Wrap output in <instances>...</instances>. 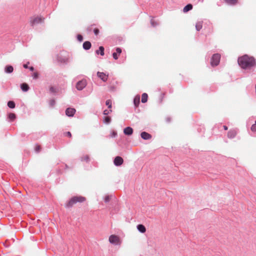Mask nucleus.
Here are the masks:
<instances>
[{
  "label": "nucleus",
  "mask_w": 256,
  "mask_h": 256,
  "mask_svg": "<svg viewBox=\"0 0 256 256\" xmlns=\"http://www.w3.org/2000/svg\"><path fill=\"white\" fill-rule=\"evenodd\" d=\"M86 200V198L82 196H74L72 197L66 204V206L70 208L77 202H83Z\"/></svg>",
  "instance_id": "nucleus-2"
},
{
  "label": "nucleus",
  "mask_w": 256,
  "mask_h": 256,
  "mask_svg": "<svg viewBox=\"0 0 256 256\" xmlns=\"http://www.w3.org/2000/svg\"><path fill=\"white\" fill-rule=\"evenodd\" d=\"M112 112V110L111 108H109V110H105L104 111L103 114L104 115H108L110 112Z\"/></svg>",
  "instance_id": "nucleus-28"
},
{
  "label": "nucleus",
  "mask_w": 256,
  "mask_h": 256,
  "mask_svg": "<svg viewBox=\"0 0 256 256\" xmlns=\"http://www.w3.org/2000/svg\"><path fill=\"white\" fill-rule=\"evenodd\" d=\"M99 51L100 52V55L104 56V48L102 46H100L99 48V50H97L96 51V52L97 54H99Z\"/></svg>",
  "instance_id": "nucleus-23"
},
{
  "label": "nucleus",
  "mask_w": 256,
  "mask_h": 256,
  "mask_svg": "<svg viewBox=\"0 0 256 256\" xmlns=\"http://www.w3.org/2000/svg\"><path fill=\"white\" fill-rule=\"evenodd\" d=\"M150 24L153 27H155L158 24L156 22H155V20L153 18L151 20Z\"/></svg>",
  "instance_id": "nucleus-30"
},
{
  "label": "nucleus",
  "mask_w": 256,
  "mask_h": 256,
  "mask_svg": "<svg viewBox=\"0 0 256 256\" xmlns=\"http://www.w3.org/2000/svg\"><path fill=\"white\" fill-rule=\"evenodd\" d=\"M138 230L141 232L144 233L146 231V228L145 226L142 224H138L137 226Z\"/></svg>",
  "instance_id": "nucleus-15"
},
{
  "label": "nucleus",
  "mask_w": 256,
  "mask_h": 256,
  "mask_svg": "<svg viewBox=\"0 0 256 256\" xmlns=\"http://www.w3.org/2000/svg\"><path fill=\"white\" fill-rule=\"evenodd\" d=\"M148 96L146 93H144L142 95V103H145L148 100Z\"/></svg>",
  "instance_id": "nucleus-20"
},
{
  "label": "nucleus",
  "mask_w": 256,
  "mask_h": 256,
  "mask_svg": "<svg viewBox=\"0 0 256 256\" xmlns=\"http://www.w3.org/2000/svg\"><path fill=\"white\" fill-rule=\"evenodd\" d=\"M65 136H68L70 138L72 137V134L70 132H66L65 133Z\"/></svg>",
  "instance_id": "nucleus-39"
},
{
  "label": "nucleus",
  "mask_w": 256,
  "mask_h": 256,
  "mask_svg": "<svg viewBox=\"0 0 256 256\" xmlns=\"http://www.w3.org/2000/svg\"><path fill=\"white\" fill-rule=\"evenodd\" d=\"M50 91L51 92L55 93V92H57V90H56V88H54V86H51L50 88Z\"/></svg>",
  "instance_id": "nucleus-31"
},
{
  "label": "nucleus",
  "mask_w": 256,
  "mask_h": 256,
  "mask_svg": "<svg viewBox=\"0 0 256 256\" xmlns=\"http://www.w3.org/2000/svg\"><path fill=\"white\" fill-rule=\"evenodd\" d=\"M94 32L96 35H98L99 34V30L98 28H96L94 30Z\"/></svg>",
  "instance_id": "nucleus-38"
},
{
  "label": "nucleus",
  "mask_w": 256,
  "mask_h": 256,
  "mask_svg": "<svg viewBox=\"0 0 256 256\" xmlns=\"http://www.w3.org/2000/svg\"><path fill=\"white\" fill-rule=\"evenodd\" d=\"M202 28V22H198L196 24V28L198 31H200Z\"/></svg>",
  "instance_id": "nucleus-18"
},
{
  "label": "nucleus",
  "mask_w": 256,
  "mask_h": 256,
  "mask_svg": "<svg viewBox=\"0 0 256 256\" xmlns=\"http://www.w3.org/2000/svg\"><path fill=\"white\" fill-rule=\"evenodd\" d=\"M41 150V147L40 145H36L35 147V150L36 152H39Z\"/></svg>",
  "instance_id": "nucleus-35"
},
{
  "label": "nucleus",
  "mask_w": 256,
  "mask_h": 256,
  "mask_svg": "<svg viewBox=\"0 0 256 256\" xmlns=\"http://www.w3.org/2000/svg\"><path fill=\"white\" fill-rule=\"evenodd\" d=\"M236 134V132L234 130H230L228 133V136L232 138H234Z\"/></svg>",
  "instance_id": "nucleus-13"
},
{
  "label": "nucleus",
  "mask_w": 256,
  "mask_h": 256,
  "mask_svg": "<svg viewBox=\"0 0 256 256\" xmlns=\"http://www.w3.org/2000/svg\"><path fill=\"white\" fill-rule=\"evenodd\" d=\"M220 58V55L218 54H214L211 58V65L213 66L218 64Z\"/></svg>",
  "instance_id": "nucleus-5"
},
{
  "label": "nucleus",
  "mask_w": 256,
  "mask_h": 256,
  "mask_svg": "<svg viewBox=\"0 0 256 256\" xmlns=\"http://www.w3.org/2000/svg\"><path fill=\"white\" fill-rule=\"evenodd\" d=\"M112 196H106L104 197V200L106 202H108L111 199Z\"/></svg>",
  "instance_id": "nucleus-29"
},
{
  "label": "nucleus",
  "mask_w": 256,
  "mask_h": 256,
  "mask_svg": "<svg viewBox=\"0 0 256 256\" xmlns=\"http://www.w3.org/2000/svg\"><path fill=\"white\" fill-rule=\"evenodd\" d=\"M251 130L252 132H256V120L255 122V124H254L252 125V126L251 127Z\"/></svg>",
  "instance_id": "nucleus-34"
},
{
  "label": "nucleus",
  "mask_w": 256,
  "mask_h": 256,
  "mask_svg": "<svg viewBox=\"0 0 256 256\" xmlns=\"http://www.w3.org/2000/svg\"><path fill=\"white\" fill-rule=\"evenodd\" d=\"M140 136L144 140H150L152 138V136L145 132H142L140 134Z\"/></svg>",
  "instance_id": "nucleus-10"
},
{
  "label": "nucleus",
  "mask_w": 256,
  "mask_h": 256,
  "mask_svg": "<svg viewBox=\"0 0 256 256\" xmlns=\"http://www.w3.org/2000/svg\"><path fill=\"white\" fill-rule=\"evenodd\" d=\"M23 66L25 68H28V64H24Z\"/></svg>",
  "instance_id": "nucleus-42"
},
{
  "label": "nucleus",
  "mask_w": 256,
  "mask_h": 256,
  "mask_svg": "<svg viewBox=\"0 0 256 256\" xmlns=\"http://www.w3.org/2000/svg\"><path fill=\"white\" fill-rule=\"evenodd\" d=\"M124 132L126 135H131L133 132V130L130 127H126L124 129Z\"/></svg>",
  "instance_id": "nucleus-11"
},
{
  "label": "nucleus",
  "mask_w": 256,
  "mask_h": 256,
  "mask_svg": "<svg viewBox=\"0 0 256 256\" xmlns=\"http://www.w3.org/2000/svg\"><path fill=\"white\" fill-rule=\"evenodd\" d=\"M77 38H78V40H79L80 42H82L83 40V37L80 34L78 35Z\"/></svg>",
  "instance_id": "nucleus-36"
},
{
  "label": "nucleus",
  "mask_w": 256,
  "mask_h": 256,
  "mask_svg": "<svg viewBox=\"0 0 256 256\" xmlns=\"http://www.w3.org/2000/svg\"><path fill=\"white\" fill-rule=\"evenodd\" d=\"M76 110L74 108H68L66 110V114L68 116H72L74 115Z\"/></svg>",
  "instance_id": "nucleus-8"
},
{
  "label": "nucleus",
  "mask_w": 256,
  "mask_h": 256,
  "mask_svg": "<svg viewBox=\"0 0 256 256\" xmlns=\"http://www.w3.org/2000/svg\"><path fill=\"white\" fill-rule=\"evenodd\" d=\"M8 118L10 120H14L16 118V114L14 113H10L8 114Z\"/></svg>",
  "instance_id": "nucleus-27"
},
{
  "label": "nucleus",
  "mask_w": 256,
  "mask_h": 256,
  "mask_svg": "<svg viewBox=\"0 0 256 256\" xmlns=\"http://www.w3.org/2000/svg\"><path fill=\"white\" fill-rule=\"evenodd\" d=\"M21 88L24 92H26L29 90V86L26 83H23L21 84Z\"/></svg>",
  "instance_id": "nucleus-19"
},
{
  "label": "nucleus",
  "mask_w": 256,
  "mask_h": 256,
  "mask_svg": "<svg viewBox=\"0 0 256 256\" xmlns=\"http://www.w3.org/2000/svg\"><path fill=\"white\" fill-rule=\"evenodd\" d=\"M212 31H213V28H212V27H210V28H208V32H207V34H210L212 33Z\"/></svg>",
  "instance_id": "nucleus-37"
},
{
  "label": "nucleus",
  "mask_w": 256,
  "mask_h": 256,
  "mask_svg": "<svg viewBox=\"0 0 256 256\" xmlns=\"http://www.w3.org/2000/svg\"><path fill=\"white\" fill-rule=\"evenodd\" d=\"M106 106H108V108H111L112 109V101L111 100H108L106 102Z\"/></svg>",
  "instance_id": "nucleus-25"
},
{
  "label": "nucleus",
  "mask_w": 256,
  "mask_h": 256,
  "mask_svg": "<svg viewBox=\"0 0 256 256\" xmlns=\"http://www.w3.org/2000/svg\"><path fill=\"white\" fill-rule=\"evenodd\" d=\"M104 121L106 124H109L110 122V116H105L104 118Z\"/></svg>",
  "instance_id": "nucleus-26"
},
{
  "label": "nucleus",
  "mask_w": 256,
  "mask_h": 256,
  "mask_svg": "<svg viewBox=\"0 0 256 256\" xmlns=\"http://www.w3.org/2000/svg\"><path fill=\"white\" fill-rule=\"evenodd\" d=\"M91 43L88 41H86L83 44V48L84 50H88L90 48Z\"/></svg>",
  "instance_id": "nucleus-14"
},
{
  "label": "nucleus",
  "mask_w": 256,
  "mask_h": 256,
  "mask_svg": "<svg viewBox=\"0 0 256 256\" xmlns=\"http://www.w3.org/2000/svg\"><path fill=\"white\" fill-rule=\"evenodd\" d=\"M8 106L11 108H15V103L13 101H9L8 102Z\"/></svg>",
  "instance_id": "nucleus-24"
},
{
  "label": "nucleus",
  "mask_w": 256,
  "mask_h": 256,
  "mask_svg": "<svg viewBox=\"0 0 256 256\" xmlns=\"http://www.w3.org/2000/svg\"><path fill=\"white\" fill-rule=\"evenodd\" d=\"M123 158L120 156H116L114 160V163L116 166H120L123 164Z\"/></svg>",
  "instance_id": "nucleus-7"
},
{
  "label": "nucleus",
  "mask_w": 256,
  "mask_h": 256,
  "mask_svg": "<svg viewBox=\"0 0 256 256\" xmlns=\"http://www.w3.org/2000/svg\"><path fill=\"white\" fill-rule=\"evenodd\" d=\"M108 88H109V90L110 91V92H114L116 88V86H114V85H112V86H110L109 87H108Z\"/></svg>",
  "instance_id": "nucleus-33"
},
{
  "label": "nucleus",
  "mask_w": 256,
  "mask_h": 256,
  "mask_svg": "<svg viewBox=\"0 0 256 256\" xmlns=\"http://www.w3.org/2000/svg\"><path fill=\"white\" fill-rule=\"evenodd\" d=\"M192 5L191 4H188L186 6L184 7L183 9V12H188L189 10H192Z\"/></svg>",
  "instance_id": "nucleus-17"
},
{
  "label": "nucleus",
  "mask_w": 256,
  "mask_h": 256,
  "mask_svg": "<svg viewBox=\"0 0 256 256\" xmlns=\"http://www.w3.org/2000/svg\"><path fill=\"white\" fill-rule=\"evenodd\" d=\"M38 72H34L32 74V76L34 79H37L38 78Z\"/></svg>",
  "instance_id": "nucleus-32"
},
{
  "label": "nucleus",
  "mask_w": 256,
  "mask_h": 256,
  "mask_svg": "<svg viewBox=\"0 0 256 256\" xmlns=\"http://www.w3.org/2000/svg\"><path fill=\"white\" fill-rule=\"evenodd\" d=\"M116 52H114L112 54V56L114 60H117L118 58V54L120 55L122 52V50L120 48H116Z\"/></svg>",
  "instance_id": "nucleus-12"
},
{
  "label": "nucleus",
  "mask_w": 256,
  "mask_h": 256,
  "mask_svg": "<svg viewBox=\"0 0 256 256\" xmlns=\"http://www.w3.org/2000/svg\"><path fill=\"white\" fill-rule=\"evenodd\" d=\"M116 135V132H113L112 133V136L114 137Z\"/></svg>",
  "instance_id": "nucleus-40"
},
{
  "label": "nucleus",
  "mask_w": 256,
  "mask_h": 256,
  "mask_svg": "<svg viewBox=\"0 0 256 256\" xmlns=\"http://www.w3.org/2000/svg\"><path fill=\"white\" fill-rule=\"evenodd\" d=\"M140 102V96H136L134 100V103L136 107H138Z\"/></svg>",
  "instance_id": "nucleus-16"
},
{
  "label": "nucleus",
  "mask_w": 256,
  "mask_h": 256,
  "mask_svg": "<svg viewBox=\"0 0 256 256\" xmlns=\"http://www.w3.org/2000/svg\"><path fill=\"white\" fill-rule=\"evenodd\" d=\"M224 130H228V127L226 126H224Z\"/></svg>",
  "instance_id": "nucleus-43"
},
{
  "label": "nucleus",
  "mask_w": 256,
  "mask_h": 256,
  "mask_svg": "<svg viewBox=\"0 0 256 256\" xmlns=\"http://www.w3.org/2000/svg\"><path fill=\"white\" fill-rule=\"evenodd\" d=\"M13 67L11 66H6L5 68V72L7 73H11L13 72Z\"/></svg>",
  "instance_id": "nucleus-21"
},
{
  "label": "nucleus",
  "mask_w": 256,
  "mask_h": 256,
  "mask_svg": "<svg viewBox=\"0 0 256 256\" xmlns=\"http://www.w3.org/2000/svg\"><path fill=\"white\" fill-rule=\"evenodd\" d=\"M86 85V80H82L77 82L76 84V88L80 90H82Z\"/></svg>",
  "instance_id": "nucleus-6"
},
{
  "label": "nucleus",
  "mask_w": 256,
  "mask_h": 256,
  "mask_svg": "<svg viewBox=\"0 0 256 256\" xmlns=\"http://www.w3.org/2000/svg\"><path fill=\"white\" fill-rule=\"evenodd\" d=\"M225 2L231 5H234L236 4L238 2V0H224Z\"/></svg>",
  "instance_id": "nucleus-22"
},
{
  "label": "nucleus",
  "mask_w": 256,
  "mask_h": 256,
  "mask_svg": "<svg viewBox=\"0 0 256 256\" xmlns=\"http://www.w3.org/2000/svg\"><path fill=\"white\" fill-rule=\"evenodd\" d=\"M109 242L115 245H120L122 243L120 238L115 234H112L108 238Z\"/></svg>",
  "instance_id": "nucleus-4"
},
{
  "label": "nucleus",
  "mask_w": 256,
  "mask_h": 256,
  "mask_svg": "<svg viewBox=\"0 0 256 256\" xmlns=\"http://www.w3.org/2000/svg\"><path fill=\"white\" fill-rule=\"evenodd\" d=\"M44 18L42 16H37L35 17H32L30 18V24L32 26H34L41 24L44 22Z\"/></svg>",
  "instance_id": "nucleus-3"
},
{
  "label": "nucleus",
  "mask_w": 256,
  "mask_h": 256,
  "mask_svg": "<svg viewBox=\"0 0 256 256\" xmlns=\"http://www.w3.org/2000/svg\"><path fill=\"white\" fill-rule=\"evenodd\" d=\"M29 69L30 70L33 71L34 70V68L33 66H30L29 68Z\"/></svg>",
  "instance_id": "nucleus-41"
},
{
  "label": "nucleus",
  "mask_w": 256,
  "mask_h": 256,
  "mask_svg": "<svg viewBox=\"0 0 256 256\" xmlns=\"http://www.w3.org/2000/svg\"><path fill=\"white\" fill-rule=\"evenodd\" d=\"M238 63L242 68H248L256 64V61L254 58L244 55L238 58Z\"/></svg>",
  "instance_id": "nucleus-1"
},
{
  "label": "nucleus",
  "mask_w": 256,
  "mask_h": 256,
  "mask_svg": "<svg viewBox=\"0 0 256 256\" xmlns=\"http://www.w3.org/2000/svg\"><path fill=\"white\" fill-rule=\"evenodd\" d=\"M97 75L104 82H106L108 80V76L104 72H98Z\"/></svg>",
  "instance_id": "nucleus-9"
}]
</instances>
